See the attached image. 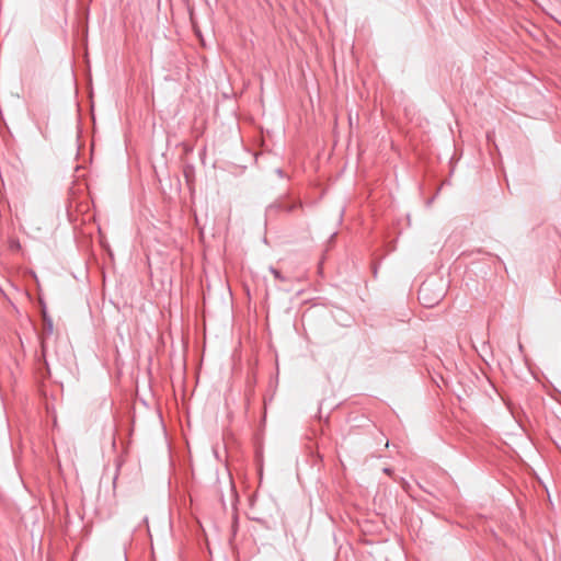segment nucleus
<instances>
[{
	"mask_svg": "<svg viewBox=\"0 0 561 561\" xmlns=\"http://www.w3.org/2000/svg\"><path fill=\"white\" fill-rule=\"evenodd\" d=\"M443 279H426L419 289V300L427 308L436 306L445 296Z\"/></svg>",
	"mask_w": 561,
	"mask_h": 561,
	"instance_id": "nucleus-1",
	"label": "nucleus"
},
{
	"mask_svg": "<svg viewBox=\"0 0 561 561\" xmlns=\"http://www.w3.org/2000/svg\"><path fill=\"white\" fill-rule=\"evenodd\" d=\"M300 198L293 197L289 193H284L271 203L265 209V216L272 217L280 211L291 213L297 208H302Z\"/></svg>",
	"mask_w": 561,
	"mask_h": 561,
	"instance_id": "nucleus-2",
	"label": "nucleus"
},
{
	"mask_svg": "<svg viewBox=\"0 0 561 561\" xmlns=\"http://www.w3.org/2000/svg\"><path fill=\"white\" fill-rule=\"evenodd\" d=\"M37 374L42 378H48L50 376V368H49V365H48L45 354H42L37 358Z\"/></svg>",
	"mask_w": 561,
	"mask_h": 561,
	"instance_id": "nucleus-3",
	"label": "nucleus"
},
{
	"mask_svg": "<svg viewBox=\"0 0 561 561\" xmlns=\"http://www.w3.org/2000/svg\"><path fill=\"white\" fill-rule=\"evenodd\" d=\"M505 405L512 416L516 420V422L522 426L523 417H526L525 411L520 407H515L511 401H505Z\"/></svg>",
	"mask_w": 561,
	"mask_h": 561,
	"instance_id": "nucleus-4",
	"label": "nucleus"
},
{
	"mask_svg": "<svg viewBox=\"0 0 561 561\" xmlns=\"http://www.w3.org/2000/svg\"><path fill=\"white\" fill-rule=\"evenodd\" d=\"M87 144H89V151L92 152L95 142H81V141H78V142H76V146H75V150H76L77 157L83 154V152H84V150L87 148Z\"/></svg>",
	"mask_w": 561,
	"mask_h": 561,
	"instance_id": "nucleus-5",
	"label": "nucleus"
},
{
	"mask_svg": "<svg viewBox=\"0 0 561 561\" xmlns=\"http://www.w3.org/2000/svg\"><path fill=\"white\" fill-rule=\"evenodd\" d=\"M270 272L273 274V276L280 280V282H284L286 280L287 278L282 274V272L277 268H275L274 266H270Z\"/></svg>",
	"mask_w": 561,
	"mask_h": 561,
	"instance_id": "nucleus-6",
	"label": "nucleus"
},
{
	"mask_svg": "<svg viewBox=\"0 0 561 561\" xmlns=\"http://www.w3.org/2000/svg\"><path fill=\"white\" fill-rule=\"evenodd\" d=\"M184 176H185L186 183L190 185L191 182H192V179L194 176V169H193V167H187L184 170Z\"/></svg>",
	"mask_w": 561,
	"mask_h": 561,
	"instance_id": "nucleus-7",
	"label": "nucleus"
},
{
	"mask_svg": "<svg viewBox=\"0 0 561 561\" xmlns=\"http://www.w3.org/2000/svg\"><path fill=\"white\" fill-rule=\"evenodd\" d=\"M41 304H42V307H43V310H44V316L47 318L49 330H51L53 329V323H51L50 318L47 317L46 305H45L44 300H41Z\"/></svg>",
	"mask_w": 561,
	"mask_h": 561,
	"instance_id": "nucleus-8",
	"label": "nucleus"
},
{
	"mask_svg": "<svg viewBox=\"0 0 561 561\" xmlns=\"http://www.w3.org/2000/svg\"><path fill=\"white\" fill-rule=\"evenodd\" d=\"M11 249L13 250H19L21 249V244H20V241L19 240H11V244H10Z\"/></svg>",
	"mask_w": 561,
	"mask_h": 561,
	"instance_id": "nucleus-9",
	"label": "nucleus"
},
{
	"mask_svg": "<svg viewBox=\"0 0 561 561\" xmlns=\"http://www.w3.org/2000/svg\"><path fill=\"white\" fill-rule=\"evenodd\" d=\"M488 145H491L490 148H489L490 153H492L493 149H497V146H496L495 141L488 142Z\"/></svg>",
	"mask_w": 561,
	"mask_h": 561,
	"instance_id": "nucleus-10",
	"label": "nucleus"
},
{
	"mask_svg": "<svg viewBox=\"0 0 561 561\" xmlns=\"http://www.w3.org/2000/svg\"><path fill=\"white\" fill-rule=\"evenodd\" d=\"M371 270H373V274L375 277H377V273H378V264L377 263H374L373 266H371Z\"/></svg>",
	"mask_w": 561,
	"mask_h": 561,
	"instance_id": "nucleus-11",
	"label": "nucleus"
},
{
	"mask_svg": "<svg viewBox=\"0 0 561 561\" xmlns=\"http://www.w3.org/2000/svg\"><path fill=\"white\" fill-rule=\"evenodd\" d=\"M276 174L279 176V178H284L285 176V173L283 171V169L278 168L275 170Z\"/></svg>",
	"mask_w": 561,
	"mask_h": 561,
	"instance_id": "nucleus-12",
	"label": "nucleus"
},
{
	"mask_svg": "<svg viewBox=\"0 0 561 561\" xmlns=\"http://www.w3.org/2000/svg\"><path fill=\"white\" fill-rule=\"evenodd\" d=\"M454 151H455V152H454V156L450 158V163L455 160V156H456V153H457V151H458V149H457V147H456V142H454Z\"/></svg>",
	"mask_w": 561,
	"mask_h": 561,
	"instance_id": "nucleus-13",
	"label": "nucleus"
},
{
	"mask_svg": "<svg viewBox=\"0 0 561 561\" xmlns=\"http://www.w3.org/2000/svg\"><path fill=\"white\" fill-rule=\"evenodd\" d=\"M383 472L387 473L388 476H390V474L393 473V469H391V468H383Z\"/></svg>",
	"mask_w": 561,
	"mask_h": 561,
	"instance_id": "nucleus-14",
	"label": "nucleus"
},
{
	"mask_svg": "<svg viewBox=\"0 0 561 561\" xmlns=\"http://www.w3.org/2000/svg\"><path fill=\"white\" fill-rule=\"evenodd\" d=\"M229 483H230L231 492L233 493V495H236L237 493H236L234 484L231 479H230Z\"/></svg>",
	"mask_w": 561,
	"mask_h": 561,
	"instance_id": "nucleus-15",
	"label": "nucleus"
},
{
	"mask_svg": "<svg viewBox=\"0 0 561 561\" xmlns=\"http://www.w3.org/2000/svg\"><path fill=\"white\" fill-rule=\"evenodd\" d=\"M181 145H183L184 150H186V151H187V150H192V148H190V147L187 146V145H188V142L182 141V142H181Z\"/></svg>",
	"mask_w": 561,
	"mask_h": 561,
	"instance_id": "nucleus-16",
	"label": "nucleus"
},
{
	"mask_svg": "<svg viewBox=\"0 0 561 561\" xmlns=\"http://www.w3.org/2000/svg\"><path fill=\"white\" fill-rule=\"evenodd\" d=\"M489 348V345L486 342L482 343V352H485Z\"/></svg>",
	"mask_w": 561,
	"mask_h": 561,
	"instance_id": "nucleus-17",
	"label": "nucleus"
},
{
	"mask_svg": "<svg viewBox=\"0 0 561 561\" xmlns=\"http://www.w3.org/2000/svg\"><path fill=\"white\" fill-rule=\"evenodd\" d=\"M247 152H248L250 160H256V158L254 157V154L251 151H247Z\"/></svg>",
	"mask_w": 561,
	"mask_h": 561,
	"instance_id": "nucleus-18",
	"label": "nucleus"
},
{
	"mask_svg": "<svg viewBox=\"0 0 561 561\" xmlns=\"http://www.w3.org/2000/svg\"><path fill=\"white\" fill-rule=\"evenodd\" d=\"M434 198H435V196H433L430 199H427L426 206H430L433 203Z\"/></svg>",
	"mask_w": 561,
	"mask_h": 561,
	"instance_id": "nucleus-19",
	"label": "nucleus"
},
{
	"mask_svg": "<svg viewBox=\"0 0 561 561\" xmlns=\"http://www.w3.org/2000/svg\"><path fill=\"white\" fill-rule=\"evenodd\" d=\"M123 558H124V561H127V552H126V548H124V550H123Z\"/></svg>",
	"mask_w": 561,
	"mask_h": 561,
	"instance_id": "nucleus-20",
	"label": "nucleus"
},
{
	"mask_svg": "<svg viewBox=\"0 0 561 561\" xmlns=\"http://www.w3.org/2000/svg\"><path fill=\"white\" fill-rule=\"evenodd\" d=\"M206 149H207V145L205 144V145L203 146V148L201 149V154L205 153Z\"/></svg>",
	"mask_w": 561,
	"mask_h": 561,
	"instance_id": "nucleus-21",
	"label": "nucleus"
},
{
	"mask_svg": "<svg viewBox=\"0 0 561 561\" xmlns=\"http://www.w3.org/2000/svg\"><path fill=\"white\" fill-rule=\"evenodd\" d=\"M253 520H255V522H257V523H260V524H263V523H264V520H263L262 518H257V517H254V518H253Z\"/></svg>",
	"mask_w": 561,
	"mask_h": 561,
	"instance_id": "nucleus-22",
	"label": "nucleus"
},
{
	"mask_svg": "<svg viewBox=\"0 0 561 561\" xmlns=\"http://www.w3.org/2000/svg\"><path fill=\"white\" fill-rule=\"evenodd\" d=\"M142 523L148 526V517L147 516L144 517Z\"/></svg>",
	"mask_w": 561,
	"mask_h": 561,
	"instance_id": "nucleus-23",
	"label": "nucleus"
},
{
	"mask_svg": "<svg viewBox=\"0 0 561 561\" xmlns=\"http://www.w3.org/2000/svg\"><path fill=\"white\" fill-rule=\"evenodd\" d=\"M356 145H357V150L360 151L362 150L360 142H356Z\"/></svg>",
	"mask_w": 561,
	"mask_h": 561,
	"instance_id": "nucleus-24",
	"label": "nucleus"
},
{
	"mask_svg": "<svg viewBox=\"0 0 561 561\" xmlns=\"http://www.w3.org/2000/svg\"><path fill=\"white\" fill-rule=\"evenodd\" d=\"M518 348L520 352H523V344L522 343H518Z\"/></svg>",
	"mask_w": 561,
	"mask_h": 561,
	"instance_id": "nucleus-25",
	"label": "nucleus"
},
{
	"mask_svg": "<svg viewBox=\"0 0 561 561\" xmlns=\"http://www.w3.org/2000/svg\"><path fill=\"white\" fill-rule=\"evenodd\" d=\"M486 140H491V135H490V133H486Z\"/></svg>",
	"mask_w": 561,
	"mask_h": 561,
	"instance_id": "nucleus-26",
	"label": "nucleus"
},
{
	"mask_svg": "<svg viewBox=\"0 0 561 561\" xmlns=\"http://www.w3.org/2000/svg\"><path fill=\"white\" fill-rule=\"evenodd\" d=\"M240 146H241V148H242V149H244V150H245L244 141H241V142H240Z\"/></svg>",
	"mask_w": 561,
	"mask_h": 561,
	"instance_id": "nucleus-27",
	"label": "nucleus"
},
{
	"mask_svg": "<svg viewBox=\"0 0 561 561\" xmlns=\"http://www.w3.org/2000/svg\"><path fill=\"white\" fill-rule=\"evenodd\" d=\"M116 480H117V473L114 476V479H113L114 484H115Z\"/></svg>",
	"mask_w": 561,
	"mask_h": 561,
	"instance_id": "nucleus-28",
	"label": "nucleus"
},
{
	"mask_svg": "<svg viewBox=\"0 0 561 561\" xmlns=\"http://www.w3.org/2000/svg\"><path fill=\"white\" fill-rule=\"evenodd\" d=\"M255 500V495H253L251 499H250V502L253 503V501Z\"/></svg>",
	"mask_w": 561,
	"mask_h": 561,
	"instance_id": "nucleus-29",
	"label": "nucleus"
}]
</instances>
